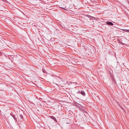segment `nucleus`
I'll return each instance as SVG.
<instances>
[{"mask_svg": "<svg viewBox=\"0 0 129 129\" xmlns=\"http://www.w3.org/2000/svg\"><path fill=\"white\" fill-rule=\"evenodd\" d=\"M43 72L45 73L46 72V70L44 69H43Z\"/></svg>", "mask_w": 129, "mask_h": 129, "instance_id": "1a4fd4ad", "label": "nucleus"}, {"mask_svg": "<svg viewBox=\"0 0 129 129\" xmlns=\"http://www.w3.org/2000/svg\"><path fill=\"white\" fill-rule=\"evenodd\" d=\"M59 7L61 9H63V10H67V9H65V8L66 7V6H64V7Z\"/></svg>", "mask_w": 129, "mask_h": 129, "instance_id": "39448f33", "label": "nucleus"}, {"mask_svg": "<svg viewBox=\"0 0 129 129\" xmlns=\"http://www.w3.org/2000/svg\"><path fill=\"white\" fill-rule=\"evenodd\" d=\"M123 31L125 32H129V29H124Z\"/></svg>", "mask_w": 129, "mask_h": 129, "instance_id": "423d86ee", "label": "nucleus"}, {"mask_svg": "<svg viewBox=\"0 0 129 129\" xmlns=\"http://www.w3.org/2000/svg\"><path fill=\"white\" fill-rule=\"evenodd\" d=\"M80 92H81V91H78L77 92V93H80Z\"/></svg>", "mask_w": 129, "mask_h": 129, "instance_id": "9d476101", "label": "nucleus"}, {"mask_svg": "<svg viewBox=\"0 0 129 129\" xmlns=\"http://www.w3.org/2000/svg\"><path fill=\"white\" fill-rule=\"evenodd\" d=\"M20 117L22 119H23V116L22 115H20Z\"/></svg>", "mask_w": 129, "mask_h": 129, "instance_id": "6e6552de", "label": "nucleus"}, {"mask_svg": "<svg viewBox=\"0 0 129 129\" xmlns=\"http://www.w3.org/2000/svg\"><path fill=\"white\" fill-rule=\"evenodd\" d=\"M118 42L121 44H123L122 43L120 40H118Z\"/></svg>", "mask_w": 129, "mask_h": 129, "instance_id": "0eeeda50", "label": "nucleus"}, {"mask_svg": "<svg viewBox=\"0 0 129 129\" xmlns=\"http://www.w3.org/2000/svg\"><path fill=\"white\" fill-rule=\"evenodd\" d=\"M10 114L11 115V116H12V117L13 118L15 119V121H17V119L16 118V117H15V115H13V114Z\"/></svg>", "mask_w": 129, "mask_h": 129, "instance_id": "7ed1b4c3", "label": "nucleus"}, {"mask_svg": "<svg viewBox=\"0 0 129 129\" xmlns=\"http://www.w3.org/2000/svg\"><path fill=\"white\" fill-rule=\"evenodd\" d=\"M88 17L90 18H91V17H92L90 16V15H89V16H88Z\"/></svg>", "mask_w": 129, "mask_h": 129, "instance_id": "9b49d317", "label": "nucleus"}, {"mask_svg": "<svg viewBox=\"0 0 129 129\" xmlns=\"http://www.w3.org/2000/svg\"><path fill=\"white\" fill-rule=\"evenodd\" d=\"M106 24L108 25L113 26V24L111 22L107 21L106 23Z\"/></svg>", "mask_w": 129, "mask_h": 129, "instance_id": "f257e3e1", "label": "nucleus"}, {"mask_svg": "<svg viewBox=\"0 0 129 129\" xmlns=\"http://www.w3.org/2000/svg\"><path fill=\"white\" fill-rule=\"evenodd\" d=\"M80 93L83 96L85 95V93L83 91H81L80 92Z\"/></svg>", "mask_w": 129, "mask_h": 129, "instance_id": "20e7f679", "label": "nucleus"}, {"mask_svg": "<svg viewBox=\"0 0 129 129\" xmlns=\"http://www.w3.org/2000/svg\"><path fill=\"white\" fill-rule=\"evenodd\" d=\"M20 122H21V121H22V120H21V119L20 118Z\"/></svg>", "mask_w": 129, "mask_h": 129, "instance_id": "f8f14e48", "label": "nucleus"}, {"mask_svg": "<svg viewBox=\"0 0 129 129\" xmlns=\"http://www.w3.org/2000/svg\"><path fill=\"white\" fill-rule=\"evenodd\" d=\"M2 0L3 1H6V0Z\"/></svg>", "mask_w": 129, "mask_h": 129, "instance_id": "ddd939ff", "label": "nucleus"}, {"mask_svg": "<svg viewBox=\"0 0 129 129\" xmlns=\"http://www.w3.org/2000/svg\"><path fill=\"white\" fill-rule=\"evenodd\" d=\"M50 117L52 119H53L55 121L57 122V120L56 118L54 116H50Z\"/></svg>", "mask_w": 129, "mask_h": 129, "instance_id": "f03ea898", "label": "nucleus"}]
</instances>
